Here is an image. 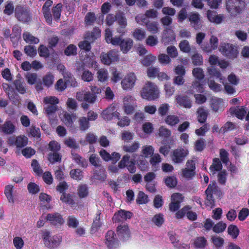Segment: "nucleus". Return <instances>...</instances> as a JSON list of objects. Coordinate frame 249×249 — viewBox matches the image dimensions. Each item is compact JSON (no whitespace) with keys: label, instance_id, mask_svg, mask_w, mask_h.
I'll list each match as a JSON object with an SVG mask.
<instances>
[{"label":"nucleus","instance_id":"nucleus-29","mask_svg":"<svg viewBox=\"0 0 249 249\" xmlns=\"http://www.w3.org/2000/svg\"><path fill=\"white\" fill-rule=\"evenodd\" d=\"M189 19L193 27L195 29H197L199 28L200 19L198 14L196 13L192 14L189 16Z\"/></svg>","mask_w":249,"mask_h":249},{"label":"nucleus","instance_id":"nucleus-51","mask_svg":"<svg viewBox=\"0 0 249 249\" xmlns=\"http://www.w3.org/2000/svg\"><path fill=\"white\" fill-rule=\"evenodd\" d=\"M179 47L184 53H189L191 50L189 43L186 40H182L179 44Z\"/></svg>","mask_w":249,"mask_h":249},{"label":"nucleus","instance_id":"nucleus-57","mask_svg":"<svg viewBox=\"0 0 249 249\" xmlns=\"http://www.w3.org/2000/svg\"><path fill=\"white\" fill-rule=\"evenodd\" d=\"M192 63L196 66H200L203 64V58L201 54L195 53L192 57Z\"/></svg>","mask_w":249,"mask_h":249},{"label":"nucleus","instance_id":"nucleus-56","mask_svg":"<svg viewBox=\"0 0 249 249\" xmlns=\"http://www.w3.org/2000/svg\"><path fill=\"white\" fill-rule=\"evenodd\" d=\"M158 42V37L152 35L149 36L145 40L146 45L151 47L157 45Z\"/></svg>","mask_w":249,"mask_h":249},{"label":"nucleus","instance_id":"nucleus-12","mask_svg":"<svg viewBox=\"0 0 249 249\" xmlns=\"http://www.w3.org/2000/svg\"><path fill=\"white\" fill-rule=\"evenodd\" d=\"M116 231L120 239L123 241L127 240L130 237V231L126 224L119 225Z\"/></svg>","mask_w":249,"mask_h":249},{"label":"nucleus","instance_id":"nucleus-14","mask_svg":"<svg viewBox=\"0 0 249 249\" xmlns=\"http://www.w3.org/2000/svg\"><path fill=\"white\" fill-rule=\"evenodd\" d=\"M136 80V78L134 73H130L127 74L122 81V88L124 89H131L134 86Z\"/></svg>","mask_w":249,"mask_h":249},{"label":"nucleus","instance_id":"nucleus-59","mask_svg":"<svg viewBox=\"0 0 249 249\" xmlns=\"http://www.w3.org/2000/svg\"><path fill=\"white\" fill-rule=\"evenodd\" d=\"M212 241L217 248H220L222 247L224 243L223 238L217 236H213L212 237Z\"/></svg>","mask_w":249,"mask_h":249},{"label":"nucleus","instance_id":"nucleus-45","mask_svg":"<svg viewBox=\"0 0 249 249\" xmlns=\"http://www.w3.org/2000/svg\"><path fill=\"white\" fill-rule=\"evenodd\" d=\"M28 142V138L25 136H18L17 138L15 145L18 147H23L26 146Z\"/></svg>","mask_w":249,"mask_h":249},{"label":"nucleus","instance_id":"nucleus-62","mask_svg":"<svg viewBox=\"0 0 249 249\" xmlns=\"http://www.w3.org/2000/svg\"><path fill=\"white\" fill-rule=\"evenodd\" d=\"M152 222L156 225L160 226L164 222L163 215L161 213L156 214L152 218Z\"/></svg>","mask_w":249,"mask_h":249},{"label":"nucleus","instance_id":"nucleus-23","mask_svg":"<svg viewBox=\"0 0 249 249\" xmlns=\"http://www.w3.org/2000/svg\"><path fill=\"white\" fill-rule=\"evenodd\" d=\"M14 85L16 89L21 94H24L26 92L23 82L22 81V77L20 74H18L16 76V79L14 81Z\"/></svg>","mask_w":249,"mask_h":249},{"label":"nucleus","instance_id":"nucleus-4","mask_svg":"<svg viewBox=\"0 0 249 249\" xmlns=\"http://www.w3.org/2000/svg\"><path fill=\"white\" fill-rule=\"evenodd\" d=\"M42 238L45 246L49 248L57 247L61 242L60 236L54 235L51 237L50 232L48 231L43 232Z\"/></svg>","mask_w":249,"mask_h":249},{"label":"nucleus","instance_id":"nucleus-22","mask_svg":"<svg viewBox=\"0 0 249 249\" xmlns=\"http://www.w3.org/2000/svg\"><path fill=\"white\" fill-rule=\"evenodd\" d=\"M176 100L179 106L189 108L192 107L191 102L187 96L177 95Z\"/></svg>","mask_w":249,"mask_h":249},{"label":"nucleus","instance_id":"nucleus-50","mask_svg":"<svg viewBox=\"0 0 249 249\" xmlns=\"http://www.w3.org/2000/svg\"><path fill=\"white\" fill-rule=\"evenodd\" d=\"M193 76L198 80H201L204 78V73L202 69L200 68H194L193 70Z\"/></svg>","mask_w":249,"mask_h":249},{"label":"nucleus","instance_id":"nucleus-13","mask_svg":"<svg viewBox=\"0 0 249 249\" xmlns=\"http://www.w3.org/2000/svg\"><path fill=\"white\" fill-rule=\"evenodd\" d=\"M218 45V39L217 37L212 36L210 39L209 44H203L201 45V48L203 51L207 53H211L212 51L215 50L217 48Z\"/></svg>","mask_w":249,"mask_h":249},{"label":"nucleus","instance_id":"nucleus-48","mask_svg":"<svg viewBox=\"0 0 249 249\" xmlns=\"http://www.w3.org/2000/svg\"><path fill=\"white\" fill-rule=\"evenodd\" d=\"M136 201L139 204H146L148 202V196L143 192L140 191L138 193Z\"/></svg>","mask_w":249,"mask_h":249},{"label":"nucleus","instance_id":"nucleus-18","mask_svg":"<svg viewBox=\"0 0 249 249\" xmlns=\"http://www.w3.org/2000/svg\"><path fill=\"white\" fill-rule=\"evenodd\" d=\"M132 216V213L129 211L120 210L115 213L113 217V220L115 222H121L127 219H130Z\"/></svg>","mask_w":249,"mask_h":249},{"label":"nucleus","instance_id":"nucleus-25","mask_svg":"<svg viewBox=\"0 0 249 249\" xmlns=\"http://www.w3.org/2000/svg\"><path fill=\"white\" fill-rule=\"evenodd\" d=\"M197 113L198 121L200 123H205L208 116V111L203 107H199Z\"/></svg>","mask_w":249,"mask_h":249},{"label":"nucleus","instance_id":"nucleus-64","mask_svg":"<svg viewBox=\"0 0 249 249\" xmlns=\"http://www.w3.org/2000/svg\"><path fill=\"white\" fill-rule=\"evenodd\" d=\"M79 224L78 220L73 216H70L67 219V225L69 227L76 228Z\"/></svg>","mask_w":249,"mask_h":249},{"label":"nucleus","instance_id":"nucleus-34","mask_svg":"<svg viewBox=\"0 0 249 249\" xmlns=\"http://www.w3.org/2000/svg\"><path fill=\"white\" fill-rule=\"evenodd\" d=\"M21 30L18 25H15L12 28V36L10 37L12 41L15 39L16 41L20 37Z\"/></svg>","mask_w":249,"mask_h":249},{"label":"nucleus","instance_id":"nucleus-33","mask_svg":"<svg viewBox=\"0 0 249 249\" xmlns=\"http://www.w3.org/2000/svg\"><path fill=\"white\" fill-rule=\"evenodd\" d=\"M72 159L79 165L83 167H86L88 165L87 161L79 155L72 153Z\"/></svg>","mask_w":249,"mask_h":249},{"label":"nucleus","instance_id":"nucleus-63","mask_svg":"<svg viewBox=\"0 0 249 249\" xmlns=\"http://www.w3.org/2000/svg\"><path fill=\"white\" fill-rule=\"evenodd\" d=\"M223 101L221 99H216L212 101V107L215 111H217L223 106Z\"/></svg>","mask_w":249,"mask_h":249},{"label":"nucleus","instance_id":"nucleus-60","mask_svg":"<svg viewBox=\"0 0 249 249\" xmlns=\"http://www.w3.org/2000/svg\"><path fill=\"white\" fill-rule=\"evenodd\" d=\"M49 160L52 163L59 161L61 160V157L58 152L50 153L48 156Z\"/></svg>","mask_w":249,"mask_h":249},{"label":"nucleus","instance_id":"nucleus-54","mask_svg":"<svg viewBox=\"0 0 249 249\" xmlns=\"http://www.w3.org/2000/svg\"><path fill=\"white\" fill-rule=\"evenodd\" d=\"M45 113L49 117L53 115L57 110V106L55 105H48L44 107Z\"/></svg>","mask_w":249,"mask_h":249},{"label":"nucleus","instance_id":"nucleus-31","mask_svg":"<svg viewBox=\"0 0 249 249\" xmlns=\"http://www.w3.org/2000/svg\"><path fill=\"white\" fill-rule=\"evenodd\" d=\"M222 168V165L219 159L214 158L213 160V164L210 167V170L213 174H214L215 171H220Z\"/></svg>","mask_w":249,"mask_h":249},{"label":"nucleus","instance_id":"nucleus-42","mask_svg":"<svg viewBox=\"0 0 249 249\" xmlns=\"http://www.w3.org/2000/svg\"><path fill=\"white\" fill-rule=\"evenodd\" d=\"M62 7V5L58 3L52 10L53 17L55 20H58L60 18Z\"/></svg>","mask_w":249,"mask_h":249},{"label":"nucleus","instance_id":"nucleus-47","mask_svg":"<svg viewBox=\"0 0 249 249\" xmlns=\"http://www.w3.org/2000/svg\"><path fill=\"white\" fill-rule=\"evenodd\" d=\"M90 163L96 167H100L101 160L98 155L96 154H92L89 159Z\"/></svg>","mask_w":249,"mask_h":249},{"label":"nucleus","instance_id":"nucleus-43","mask_svg":"<svg viewBox=\"0 0 249 249\" xmlns=\"http://www.w3.org/2000/svg\"><path fill=\"white\" fill-rule=\"evenodd\" d=\"M100 213L96 215L95 219L93 221V222L92 223L91 228V232L92 233L96 232L101 226V223L100 221Z\"/></svg>","mask_w":249,"mask_h":249},{"label":"nucleus","instance_id":"nucleus-44","mask_svg":"<svg viewBox=\"0 0 249 249\" xmlns=\"http://www.w3.org/2000/svg\"><path fill=\"white\" fill-rule=\"evenodd\" d=\"M228 232L233 238L235 239L239 235V230L236 226L231 225L228 228Z\"/></svg>","mask_w":249,"mask_h":249},{"label":"nucleus","instance_id":"nucleus-26","mask_svg":"<svg viewBox=\"0 0 249 249\" xmlns=\"http://www.w3.org/2000/svg\"><path fill=\"white\" fill-rule=\"evenodd\" d=\"M207 70L208 72L211 76H214L217 78H219L220 82L222 83V84H224L225 78L223 77L219 71L217 70L213 66L209 67Z\"/></svg>","mask_w":249,"mask_h":249},{"label":"nucleus","instance_id":"nucleus-7","mask_svg":"<svg viewBox=\"0 0 249 249\" xmlns=\"http://www.w3.org/2000/svg\"><path fill=\"white\" fill-rule=\"evenodd\" d=\"M15 15L18 20L22 22H26L31 19L29 11L25 7L21 5L16 6Z\"/></svg>","mask_w":249,"mask_h":249},{"label":"nucleus","instance_id":"nucleus-8","mask_svg":"<svg viewBox=\"0 0 249 249\" xmlns=\"http://www.w3.org/2000/svg\"><path fill=\"white\" fill-rule=\"evenodd\" d=\"M76 98L80 102L85 101L89 104H94L96 100V96L89 91L81 90L76 93Z\"/></svg>","mask_w":249,"mask_h":249},{"label":"nucleus","instance_id":"nucleus-35","mask_svg":"<svg viewBox=\"0 0 249 249\" xmlns=\"http://www.w3.org/2000/svg\"><path fill=\"white\" fill-rule=\"evenodd\" d=\"M140 147V144L137 142H135L132 145H124L123 149L126 152H135Z\"/></svg>","mask_w":249,"mask_h":249},{"label":"nucleus","instance_id":"nucleus-46","mask_svg":"<svg viewBox=\"0 0 249 249\" xmlns=\"http://www.w3.org/2000/svg\"><path fill=\"white\" fill-rule=\"evenodd\" d=\"M92 42H90L89 39L85 38V40L80 41L79 43L78 46L81 49L89 52L91 49L90 44Z\"/></svg>","mask_w":249,"mask_h":249},{"label":"nucleus","instance_id":"nucleus-39","mask_svg":"<svg viewBox=\"0 0 249 249\" xmlns=\"http://www.w3.org/2000/svg\"><path fill=\"white\" fill-rule=\"evenodd\" d=\"M97 78L100 82H105L108 79V72L107 70L101 69L98 71Z\"/></svg>","mask_w":249,"mask_h":249},{"label":"nucleus","instance_id":"nucleus-30","mask_svg":"<svg viewBox=\"0 0 249 249\" xmlns=\"http://www.w3.org/2000/svg\"><path fill=\"white\" fill-rule=\"evenodd\" d=\"M43 84L47 87L53 85L54 82V76L51 73H47L42 78Z\"/></svg>","mask_w":249,"mask_h":249},{"label":"nucleus","instance_id":"nucleus-40","mask_svg":"<svg viewBox=\"0 0 249 249\" xmlns=\"http://www.w3.org/2000/svg\"><path fill=\"white\" fill-rule=\"evenodd\" d=\"M78 196L80 198L86 197L88 195V189L86 184H81L78 186L77 190Z\"/></svg>","mask_w":249,"mask_h":249},{"label":"nucleus","instance_id":"nucleus-5","mask_svg":"<svg viewBox=\"0 0 249 249\" xmlns=\"http://www.w3.org/2000/svg\"><path fill=\"white\" fill-rule=\"evenodd\" d=\"M102 62L107 65L119 60V52L116 50H111L107 53H102L100 56Z\"/></svg>","mask_w":249,"mask_h":249},{"label":"nucleus","instance_id":"nucleus-27","mask_svg":"<svg viewBox=\"0 0 249 249\" xmlns=\"http://www.w3.org/2000/svg\"><path fill=\"white\" fill-rule=\"evenodd\" d=\"M133 36L136 40L141 41L145 38L146 32L141 28H136L133 33Z\"/></svg>","mask_w":249,"mask_h":249},{"label":"nucleus","instance_id":"nucleus-55","mask_svg":"<svg viewBox=\"0 0 249 249\" xmlns=\"http://www.w3.org/2000/svg\"><path fill=\"white\" fill-rule=\"evenodd\" d=\"M79 127L81 130H86L89 126V122L87 118L85 117H83L79 119Z\"/></svg>","mask_w":249,"mask_h":249},{"label":"nucleus","instance_id":"nucleus-58","mask_svg":"<svg viewBox=\"0 0 249 249\" xmlns=\"http://www.w3.org/2000/svg\"><path fill=\"white\" fill-rule=\"evenodd\" d=\"M43 102L46 105H56L59 103V100L57 98L54 96H47L44 98Z\"/></svg>","mask_w":249,"mask_h":249},{"label":"nucleus","instance_id":"nucleus-15","mask_svg":"<svg viewBox=\"0 0 249 249\" xmlns=\"http://www.w3.org/2000/svg\"><path fill=\"white\" fill-rule=\"evenodd\" d=\"M115 233L112 231H109L106 235V244L109 249H113L119 246V241L114 238Z\"/></svg>","mask_w":249,"mask_h":249},{"label":"nucleus","instance_id":"nucleus-11","mask_svg":"<svg viewBox=\"0 0 249 249\" xmlns=\"http://www.w3.org/2000/svg\"><path fill=\"white\" fill-rule=\"evenodd\" d=\"M188 153V151L186 149H177L173 151L172 159L175 163H181L185 160Z\"/></svg>","mask_w":249,"mask_h":249},{"label":"nucleus","instance_id":"nucleus-6","mask_svg":"<svg viewBox=\"0 0 249 249\" xmlns=\"http://www.w3.org/2000/svg\"><path fill=\"white\" fill-rule=\"evenodd\" d=\"M136 107V100L132 96L127 95L124 97L123 99V108L126 114H132Z\"/></svg>","mask_w":249,"mask_h":249},{"label":"nucleus","instance_id":"nucleus-2","mask_svg":"<svg viewBox=\"0 0 249 249\" xmlns=\"http://www.w3.org/2000/svg\"><path fill=\"white\" fill-rule=\"evenodd\" d=\"M159 91L157 86L150 82H147L141 91L143 99L153 100L158 97Z\"/></svg>","mask_w":249,"mask_h":249},{"label":"nucleus","instance_id":"nucleus-28","mask_svg":"<svg viewBox=\"0 0 249 249\" xmlns=\"http://www.w3.org/2000/svg\"><path fill=\"white\" fill-rule=\"evenodd\" d=\"M24 40L27 43L31 44H37L39 42V39L35 37L30 33L26 32L23 34Z\"/></svg>","mask_w":249,"mask_h":249},{"label":"nucleus","instance_id":"nucleus-3","mask_svg":"<svg viewBox=\"0 0 249 249\" xmlns=\"http://www.w3.org/2000/svg\"><path fill=\"white\" fill-rule=\"evenodd\" d=\"M219 50L223 55L231 59L236 57L238 54L236 47L230 43H221Z\"/></svg>","mask_w":249,"mask_h":249},{"label":"nucleus","instance_id":"nucleus-19","mask_svg":"<svg viewBox=\"0 0 249 249\" xmlns=\"http://www.w3.org/2000/svg\"><path fill=\"white\" fill-rule=\"evenodd\" d=\"M46 218L51 224L54 225H61L64 222L62 216L57 213H48Z\"/></svg>","mask_w":249,"mask_h":249},{"label":"nucleus","instance_id":"nucleus-38","mask_svg":"<svg viewBox=\"0 0 249 249\" xmlns=\"http://www.w3.org/2000/svg\"><path fill=\"white\" fill-rule=\"evenodd\" d=\"M179 121L178 116L173 115H170L167 116L165 119V122L168 125L174 126L178 123Z\"/></svg>","mask_w":249,"mask_h":249},{"label":"nucleus","instance_id":"nucleus-1","mask_svg":"<svg viewBox=\"0 0 249 249\" xmlns=\"http://www.w3.org/2000/svg\"><path fill=\"white\" fill-rule=\"evenodd\" d=\"M226 9L231 17H235L246 8L245 0H226Z\"/></svg>","mask_w":249,"mask_h":249},{"label":"nucleus","instance_id":"nucleus-21","mask_svg":"<svg viewBox=\"0 0 249 249\" xmlns=\"http://www.w3.org/2000/svg\"><path fill=\"white\" fill-rule=\"evenodd\" d=\"M133 45V41L130 38L123 39L120 44V49L124 53H128Z\"/></svg>","mask_w":249,"mask_h":249},{"label":"nucleus","instance_id":"nucleus-36","mask_svg":"<svg viewBox=\"0 0 249 249\" xmlns=\"http://www.w3.org/2000/svg\"><path fill=\"white\" fill-rule=\"evenodd\" d=\"M93 178L97 180L101 181H104L106 178V175L105 174V170L104 168H101L99 171H95L93 175Z\"/></svg>","mask_w":249,"mask_h":249},{"label":"nucleus","instance_id":"nucleus-53","mask_svg":"<svg viewBox=\"0 0 249 249\" xmlns=\"http://www.w3.org/2000/svg\"><path fill=\"white\" fill-rule=\"evenodd\" d=\"M70 175L72 178L76 180H81L83 177L82 172L79 169L71 170Z\"/></svg>","mask_w":249,"mask_h":249},{"label":"nucleus","instance_id":"nucleus-9","mask_svg":"<svg viewBox=\"0 0 249 249\" xmlns=\"http://www.w3.org/2000/svg\"><path fill=\"white\" fill-rule=\"evenodd\" d=\"M216 187L217 186L215 183L210 184L205 191V193L207 195L206 204L211 208H213L214 205V200L213 199V193L215 191Z\"/></svg>","mask_w":249,"mask_h":249},{"label":"nucleus","instance_id":"nucleus-16","mask_svg":"<svg viewBox=\"0 0 249 249\" xmlns=\"http://www.w3.org/2000/svg\"><path fill=\"white\" fill-rule=\"evenodd\" d=\"M186 167L182 170L183 177L191 178L195 175V165L193 160H188L186 164Z\"/></svg>","mask_w":249,"mask_h":249},{"label":"nucleus","instance_id":"nucleus-24","mask_svg":"<svg viewBox=\"0 0 249 249\" xmlns=\"http://www.w3.org/2000/svg\"><path fill=\"white\" fill-rule=\"evenodd\" d=\"M101 36V30L98 28H94L91 32H87L85 38L89 39L90 42H94Z\"/></svg>","mask_w":249,"mask_h":249},{"label":"nucleus","instance_id":"nucleus-41","mask_svg":"<svg viewBox=\"0 0 249 249\" xmlns=\"http://www.w3.org/2000/svg\"><path fill=\"white\" fill-rule=\"evenodd\" d=\"M199 80H196L193 82L191 86L192 92H203L204 90L203 86L200 83Z\"/></svg>","mask_w":249,"mask_h":249},{"label":"nucleus","instance_id":"nucleus-37","mask_svg":"<svg viewBox=\"0 0 249 249\" xmlns=\"http://www.w3.org/2000/svg\"><path fill=\"white\" fill-rule=\"evenodd\" d=\"M147 30L152 34H156L159 32L158 23L157 22H151L146 23Z\"/></svg>","mask_w":249,"mask_h":249},{"label":"nucleus","instance_id":"nucleus-10","mask_svg":"<svg viewBox=\"0 0 249 249\" xmlns=\"http://www.w3.org/2000/svg\"><path fill=\"white\" fill-rule=\"evenodd\" d=\"M103 119L107 121L111 120L115 118L119 119L120 113L115 110L114 106H110L104 110L101 114Z\"/></svg>","mask_w":249,"mask_h":249},{"label":"nucleus","instance_id":"nucleus-32","mask_svg":"<svg viewBox=\"0 0 249 249\" xmlns=\"http://www.w3.org/2000/svg\"><path fill=\"white\" fill-rule=\"evenodd\" d=\"M206 244V239L202 236L197 237L194 242V245L197 249H203Z\"/></svg>","mask_w":249,"mask_h":249},{"label":"nucleus","instance_id":"nucleus-17","mask_svg":"<svg viewBox=\"0 0 249 249\" xmlns=\"http://www.w3.org/2000/svg\"><path fill=\"white\" fill-rule=\"evenodd\" d=\"M247 110L244 107L237 106L231 107L229 109V112L231 115L235 116L237 118L242 120L247 114Z\"/></svg>","mask_w":249,"mask_h":249},{"label":"nucleus","instance_id":"nucleus-52","mask_svg":"<svg viewBox=\"0 0 249 249\" xmlns=\"http://www.w3.org/2000/svg\"><path fill=\"white\" fill-rule=\"evenodd\" d=\"M25 53L30 57H34L36 54V48L34 46H26L24 49Z\"/></svg>","mask_w":249,"mask_h":249},{"label":"nucleus","instance_id":"nucleus-61","mask_svg":"<svg viewBox=\"0 0 249 249\" xmlns=\"http://www.w3.org/2000/svg\"><path fill=\"white\" fill-rule=\"evenodd\" d=\"M81 79L84 81L90 82L93 79V74L89 70L84 71L81 75Z\"/></svg>","mask_w":249,"mask_h":249},{"label":"nucleus","instance_id":"nucleus-20","mask_svg":"<svg viewBox=\"0 0 249 249\" xmlns=\"http://www.w3.org/2000/svg\"><path fill=\"white\" fill-rule=\"evenodd\" d=\"M0 130L6 134H11L15 132V126L11 121H6L0 125Z\"/></svg>","mask_w":249,"mask_h":249},{"label":"nucleus","instance_id":"nucleus-49","mask_svg":"<svg viewBox=\"0 0 249 249\" xmlns=\"http://www.w3.org/2000/svg\"><path fill=\"white\" fill-rule=\"evenodd\" d=\"M116 20L122 28H125L127 25L126 19L123 13H119L116 15Z\"/></svg>","mask_w":249,"mask_h":249}]
</instances>
